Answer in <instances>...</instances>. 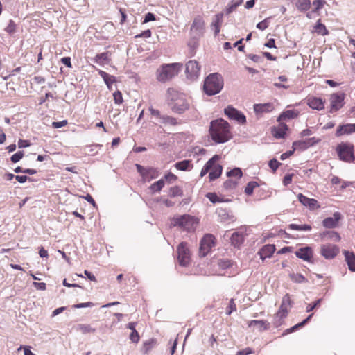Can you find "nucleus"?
I'll return each mask as SVG.
<instances>
[{"instance_id":"nucleus-1","label":"nucleus","mask_w":355,"mask_h":355,"mask_svg":"<svg viewBox=\"0 0 355 355\" xmlns=\"http://www.w3.org/2000/svg\"><path fill=\"white\" fill-rule=\"evenodd\" d=\"M209 135L216 144H223L232 138L229 123L223 119L214 120L210 123Z\"/></svg>"},{"instance_id":"nucleus-2","label":"nucleus","mask_w":355,"mask_h":355,"mask_svg":"<svg viewBox=\"0 0 355 355\" xmlns=\"http://www.w3.org/2000/svg\"><path fill=\"white\" fill-rule=\"evenodd\" d=\"M182 68V64L178 62L162 64L157 70V79L159 82L166 83L176 76Z\"/></svg>"},{"instance_id":"nucleus-3","label":"nucleus","mask_w":355,"mask_h":355,"mask_svg":"<svg viewBox=\"0 0 355 355\" xmlns=\"http://www.w3.org/2000/svg\"><path fill=\"white\" fill-rule=\"evenodd\" d=\"M223 87V78L218 73L209 74L204 81L203 89L208 96L218 94Z\"/></svg>"},{"instance_id":"nucleus-4","label":"nucleus","mask_w":355,"mask_h":355,"mask_svg":"<svg viewBox=\"0 0 355 355\" xmlns=\"http://www.w3.org/2000/svg\"><path fill=\"white\" fill-rule=\"evenodd\" d=\"M198 220L190 215H183L174 218L172 220L173 226H178L187 231H193L196 228Z\"/></svg>"},{"instance_id":"nucleus-5","label":"nucleus","mask_w":355,"mask_h":355,"mask_svg":"<svg viewBox=\"0 0 355 355\" xmlns=\"http://www.w3.org/2000/svg\"><path fill=\"white\" fill-rule=\"evenodd\" d=\"M339 158L347 162H352L355 159L354 155V146L349 143H341L336 147Z\"/></svg>"},{"instance_id":"nucleus-6","label":"nucleus","mask_w":355,"mask_h":355,"mask_svg":"<svg viewBox=\"0 0 355 355\" xmlns=\"http://www.w3.org/2000/svg\"><path fill=\"white\" fill-rule=\"evenodd\" d=\"M205 32V23L201 16H197L193 19L190 28V35L192 39L198 40L203 36Z\"/></svg>"},{"instance_id":"nucleus-7","label":"nucleus","mask_w":355,"mask_h":355,"mask_svg":"<svg viewBox=\"0 0 355 355\" xmlns=\"http://www.w3.org/2000/svg\"><path fill=\"white\" fill-rule=\"evenodd\" d=\"M178 261L181 266L186 267L190 263V252L185 242H182L177 248Z\"/></svg>"},{"instance_id":"nucleus-8","label":"nucleus","mask_w":355,"mask_h":355,"mask_svg":"<svg viewBox=\"0 0 355 355\" xmlns=\"http://www.w3.org/2000/svg\"><path fill=\"white\" fill-rule=\"evenodd\" d=\"M215 237L212 234H206L200 242L199 254L205 257L215 246Z\"/></svg>"},{"instance_id":"nucleus-9","label":"nucleus","mask_w":355,"mask_h":355,"mask_svg":"<svg viewBox=\"0 0 355 355\" xmlns=\"http://www.w3.org/2000/svg\"><path fill=\"white\" fill-rule=\"evenodd\" d=\"M345 94L343 92L334 93L330 95V113H334L341 109L345 105Z\"/></svg>"},{"instance_id":"nucleus-10","label":"nucleus","mask_w":355,"mask_h":355,"mask_svg":"<svg viewBox=\"0 0 355 355\" xmlns=\"http://www.w3.org/2000/svg\"><path fill=\"white\" fill-rule=\"evenodd\" d=\"M200 73V65L196 60H190L186 64L187 78L189 80H196Z\"/></svg>"},{"instance_id":"nucleus-11","label":"nucleus","mask_w":355,"mask_h":355,"mask_svg":"<svg viewBox=\"0 0 355 355\" xmlns=\"http://www.w3.org/2000/svg\"><path fill=\"white\" fill-rule=\"evenodd\" d=\"M224 113L230 119L234 120L240 124H245L246 123L245 116L231 105L227 106L224 110Z\"/></svg>"},{"instance_id":"nucleus-12","label":"nucleus","mask_w":355,"mask_h":355,"mask_svg":"<svg viewBox=\"0 0 355 355\" xmlns=\"http://www.w3.org/2000/svg\"><path fill=\"white\" fill-rule=\"evenodd\" d=\"M321 254L327 259L334 258L339 252V248L332 244L323 245L321 247Z\"/></svg>"},{"instance_id":"nucleus-13","label":"nucleus","mask_w":355,"mask_h":355,"mask_svg":"<svg viewBox=\"0 0 355 355\" xmlns=\"http://www.w3.org/2000/svg\"><path fill=\"white\" fill-rule=\"evenodd\" d=\"M171 107L173 112L182 114L189 108V104L184 98L171 104Z\"/></svg>"},{"instance_id":"nucleus-14","label":"nucleus","mask_w":355,"mask_h":355,"mask_svg":"<svg viewBox=\"0 0 355 355\" xmlns=\"http://www.w3.org/2000/svg\"><path fill=\"white\" fill-rule=\"evenodd\" d=\"M254 112L258 116H261L265 113H268L272 112L275 107L273 103H258L254 105Z\"/></svg>"},{"instance_id":"nucleus-15","label":"nucleus","mask_w":355,"mask_h":355,"mask_svg":"<svg viewBox=\"0 0 355 355\" xmlns=\"http://www.w3.org/2000/svg\"><path fill=\"white\" fill-rule=\"evenodd\" d=\"M295 254L299 259H301L307 262H311V257L313 256V250L311 247L306 246L301 248L298 250L295 251Z\"/></svg>"},{"instance_id":"nucleus-16","label":"nucleus","mask_w":355,"mask_h":355,"mask_svg":"<svg viewBox=\"0 0 355 355\" xmlns=\"http://www.w3.org/2000/svg\"><path fill=\"white\" fill-rule=\"evenodd\" d=\"M297 198L300 203L308 207L309 209H315L320 207L318 201L313 198H309L302 193H299Z\"/></svg>"},{"instance_id":"nucleus-17","label":"nucleus","mask_w":355,"mask_h":355,"mask_svg":"<svg viewBox=\"0 0 355 355\" xmlns=\"http://www.w3.org/2000/svg\"><path fill=\"white\" fill-rule=\"evenodd\" d=\"M341 219V214L339 212H334L333 217H328L322 220V225L325 228H334L338 225V221Z\"/></svg>"},{"instance_id":"nucleus-18","label":"nucleus","mask_w":355,"mask_h":355,"mask_svg":"<svg viewBox=\"0 0 355 355\" xmlns=\"http://www.w3.org/2000/svg\"><path fill=\"white\" fill-rule=\"evenodd\" d=\"M324 101L319 97L311 96L307 98V105L313 110H322L324 108Z\"/></svg>"},{"instance_id":"nucleus-19","label":"nucleus","mask_w":355,"mask_h":355,"mask_svg":"<svg viewBox=\"0 0 355 355\" xmlns=\"http://www.w3.org/2000/svg\"><path fill=\"white\" fill-rule=\"evenodd\" d=\"M355 132V123H347L337 128L336 136L340 137L344 135H350Z\"/></svg>"},{"instance_id":"nucleus-20","label":"nucleus","mask_w":355,"mask_h":355,"mask_svg":"<svg viewBox=\"0 0 355 355\" xmlns=\"http://www.w3.org/2000/svg\"><path fill=\"white\" fill-rule=\"evenodd\" d=\"M184 98L185 95L184 94L179 92L173 88H168L167 90L166 98L168 101L171 102V104Z\"/></svg>"},{"instance_id":"nucleus-21","label":"nucleus","mask_w":355,"mask_h":355,"mask_svg":"<svg viewBox=\"0 0 355 355\" xmlns=\"http://www.w3.org/2000/svg\"><path fill=\"white\" fill-rule=\"evenodd\" d=\"M287 130L288 126L286 124L279 123L277 126L272 128V134L277 139H282L285 137Z\"/></svg>"},{"instance_id":"nucleus-22","label":"nucleus","mask_w":355,"mask_h":355,"mask_svg":"<svg viewBox=\"0 0 355 355\" xmlns=\"http://www.w3.org/2000/svg\"><path fill=\"white\" fill-rule=\"evenodd\" d=\"M275 251V246L274 245L268 244L264 245L258 252L260 258L264 260L266 258L270 257Z\"/></svg>"},{"instance_id":"nucleus-23","label":"nucleus","mask_w":355,"mask_h":355,"mask_svg":"<svg viewBox=\"0 0 355 355\" xmlns=\"http://www.w3.org/2000/svg\"><path fill=\"white\" fill-rule=\"evenodd\" d=\"M92 60L101 66L107 64L110 62V53L108 51L97 54Z\"/></svg>"},{"instance_id":"nucleus-24","label":"nucleus","mask_w":355,"mask_h":355,"mask_svg":"<svg viewBox=\"0 0 355 355\" xmlns=\"http://www.w3.org/2000/svg\"><path fill=\"white\" fill-rule=\"evenodd\" d=\"M223 13H218L215 15L213 21L211 22V27L214 31L215 35H217L220 31V25L223 22Z\"/></svg>"},{"instance_id":"nucleus-25","label":"nucleus","mask_w":355,"mask_h":355,"mask_svg":"<svg viewBox=\"0 0 355 355\" xmlns=\"http://www.w3.org/2000/svg\"><path fill=\"white\" fill-rule=\"evenodd\" d=\"M288 314V309H279L277 313L275 315L273 325L278 327L282 324V320L284 319Z\"/></svg>"},{"instance_id":"nucleus-26","label":"nucleus","mask_w":355,"mask_h":355,"mask_svg":"<svg viewBox=\"0 0 355 355\" xmlns=\"http://www.w3.org/2000/svg\"><path fill=\"white\" fill-rule=\"evenodd\" d=\"M257 327L259 331L267 330L269 329L270 323L266 320H250L248 322V327Z\"/></svg>"},{"instance_id":"nucleus-27","label":"nucleus","mask_w":355,"mask_h":355,"mask_svg":"<svg viewBox=\"0 0 355 355\" xmlns=\"http://www.w3.org/2000/svg\"><path fill=\"white\" fill-rule=\"evenodd\" d=\"M345 255V261L348 265L349 270L355 271V255L353 252L345 250L343 252Z\"/></svg>"},{"instance_id":"nucleus-28","label":"nucleus","mask_w":355,"mask_h":355,"mask_svg":"<svg viewBox=\"0 0 355 355\" xmlns=\"http://www.w3.org/2000/svg\"><path fill=\"white\" fill-rule=\"evenodd\" d=\"M219 159V156L215 155L213 156L208 162L205 164L200 172V177L205 176L209 171H210L211 168H212L214 164L216 161Z\"/></svg>"},{"instance_id":"nucleus-29","label":"nucleus","mask_w":355,"mask_h":355,"mask_svg":"<svg viewBox=\"0 0 355 355\" xmlns=\"http://www.w3.org/2000/svg\"><path fill=\"white\" fill-rule=\"evenodd\" d=\"M298 112L294 110H288L283 112L278 117L277 121H286L288 119H292L297 117Z\"/></svg>"},{"instance_id":"nucleus-30","label":"nucleus","mask_w":355,"mask_h":355,"mask_svg":"<svg viewBox=\"0 0 355 355\" xmlns=\"http://www.w3.org/2000/svg\"><path fill=\"white\" fill-rule=\"evenodd\" d=\"M223 167L220 164L214 163L212 168H211L209 178L211 181L214 180L219 178L222 173Z\"/></svg>"},{"instance_id":"nucleus-31","label":"nucleus","mask_w":355,"mask_h":355,"mask_svg":"<svg viewBox=\"0 0 355 355\" xmlns=\"http://www.w3.org/2000/svg\"><path fill=\"white\" fill-rule=\"evenodd\" d=\"M98 74L103 79L107 87L111 89L112 85L116 81V78L102 70H98Z\"/></svg>"},{"instance_id":"nucleus-32","label":"nucleus","mask_w":355,"mask_h":355,"mask_svg":"<svg viewBox=\"0 0 355 355\" xmlns=\"http://www.w3.org/2000/svg\"><path fill=\"white\" fill-rule=\"evenodd\" d=\"M159 176V171L155 168H147L145 175L143 177L144 181H150L151 180L155 179Z\"/></svg>"},{"instance_id":"nucleus-33","label":"nucleus","mask_w":355,"mask_h":355,"mask_svg":"<svg viewBox=\"0 0 355 355\" xmlns=\"http://www.w3.org/2000/svg\"><path fill=\"white\" fill-rule=\"evenodd\" d=\"M230 239L232 245L239 248L244 241V236L241 233L234 232Z\"/></svg>"},{"instance_id":"nucleus-34","label":"nucleus","mask_w":355,"mask_h":355,"mask_svg":"<svg viewBox=\"0 0 355 355\" xmlns=\"http://www.w3.org/2000/svg\"><path fill=\"white\" fill-rule=\"evenodd\" d=\"M175 167L180 171H190L192 168L191 162L190 160H183L181 162H176Z\"/></svg>"},{"instance_id":"nucleus-35","label":"nucleus","mask_w":355,"mask_h":355,"mask_svg":"<svg viewBox=\"0 0 355 355\" xmlns=\"http://www.w3.org/2000/svg\"><path fill=\"white\" fill-rule=\"evenodd\" d=\"M296 7L300 12H305L310 8V0H297Z\"/></svg>"},{"instance_id":"nucleus-36","label":"nucleus","mask_w":355,"mask_h":355,"mask_svg":"<svg viewBox=\"0 0 355 355\" xmlns=\"http://www.w3.org/2000/svg\"><path fill=\"white\" fill-rule=\"evenodd\" d=\"M164 184L165 183L164 179H161L152 184L150 187V189L153 193L159 192L164 187Z\"/></svg>"},{"instance_id":"nucleus-37","label":"nucleus","mask_w":355,"mask_h":355,"mask_svg":"<svg viewBox=\"0 0 355 355\" xmlns=\"http://www.w3.org/2000/svg\"><path fill=\"white\" fill-rule=\"evenodd\" d=\"M160 122L164 124L171 125H176L178 124V121L175 118L168 115H163L162 116H160Z\"/></svg>"},{"instance_id":"nucleus-38","label":"nucleus","mask_w":355,"mask_h":355,"mask_svg":"<svg viewBox=\"0 0 355 355\" xmlns=\"http://www.w3.org/2000/svg\"><path fill=\"white\" fill-rule=\"evenodd\" d=\"M76 329L81 331L83 334L94 333L96 329L90 324H80L76 327Z\"/></svg>"},{"instance_id":"nucleus-39","label":"nucleus","mask_w":355,"mask_h":355,"mask_svg":"<svg viewBox=\"0 0 355 355\" xmlns=\"http://www.w3.org/2000/svg\"><path fill=\"white\" fill-rule=\"evenodd\" d=\"M313 315V313L309 315L306 319H304L303 321H302L301 322L294 325L293 327L289 328V329H287L286 330V334H288V333H291V332H293L295 331L296 329H299L300 327H303L304 325H305L309 320L311 318Z\"/></svg>"},{"instance_id":"nucleus-40","label":"nucleus","mask_w":355,"mask_h":355,"mask_svg":"<svg viewBox=\"0 0 355 355\" xmlns=\"http://www.w3.org/2000/svg\"><path fill=\"white\" fill-rule=\"evenodd\" d=\"M322 237H328V239L334 241H338L340 240L339 234L335 231H326L323 232Z\"/></svg>"},{"instance_id":"nucleus-41","label":"nucleus","mask_w":355,"mask_h":355,"mask_svg":"<svg viewBox=\"0 0 355 355\" xmlns=\"http://www.w3.org/2000/svg\"><path fill=\"white\" fill-rule=\"evenodd\" d=\"M100 147H101V145L100 144L89 145L85 147L84 150L86 154L89 155H94L97 153V148Z\"/></svg>"},{"instance_id":"nucleus-42","label":"nucleus","mask_w":355,"mask_h":355,"mask_svg":"<svg viewBox=\"0 0 355 355\" xmlns=\"http://www.w3.org/2000/svg\"><path fill=\"white\" fill-rule=\"evenodd\" d=\"M292 281L296 283H303L307 282V279L300 273H291L289 275Z\"/></svg>"},{"instance_id":"nucleus-43","label":"nucleus","mask_w":355,"mask_h":355,"mask_svg":"<svg viewBox=\"0 0 355 355\" xmlns=\"http://www.w3.org/2000/svg\"><path fill=\"white\" fill-rule=\"evenodd\" d=\"M292 304V301L290 298V295L288 293H286L282 298V304L279 309H288V306H291Z\"/></svg>"},{"instance_id":"nucleus-44","label":"nucleus","mask_w":355,"mask_h":355,"mask_svg":"<svg viewBox=\"0 0 355 355\" xmlns=\"http://www.w3.org/2000/svg\"><path fill=\"white\" fill-rule=\"evenodd\" d=\"M259 186L258 183L254 181H251L248 183L245 188V193L248 196H251L253 193L254 189Z\"/></svg>"},{"instance_id":"nucleus-45","label":"nucleus","mask_w":355,"mask_h":355,"mask_svg":"<svg viewBox=\"0 0 355 355\" xmlns=\"http://www.w3.org/2000/svg\"><path fill=\"white\" fill-rule=\"evenodd\" d=\"M183 195V192H182V189L178 187V186H175V187H173L170 189V191H169V196L171 197H176V196H182Z\"/></svg>"},{"instance_id":"nucleus-46","label":"nucleus","mask_w":355,"mask_h":355,"mask_svg":"<svg viewBox=\"0 0 355 355\" xmlns=\"http://www.w3.org/2000/svg\"><path fill=\"white\" fill-rule=\"evenodd\" d=\"M243 175L242 171L240 168H234L232 170L227 172V176L228 177H236L241 178Z\"/></svg>"},{"instance_id":"nucleus-47","label":"nucleus","mask_w":355,"mask_h":355,"mask_svg":"<svg viewBox=\"0 0 355 355\" xmlns=\"http://www.w3.org/2000/svg\"><path fill=\"white\" fill-rule=\"evenodd\" d=\"M315 32L322 35H326L328 34V31L327 30L325 26L320 22H318L315 26Z\"/></svg>"},{"instance_id":"nucleus-48","label":"nucleus","mask_w":355,"mask_h":355,"mask_svg":"<svg viewBox=\"0 0 355 355\" xmlns=\"http://www.w3.org/2000/svg\"><path fill=\"white\" fill-rule=\"evenodd\" d=\"M218 265L222 269H227L232 266V262L227 259H223L218 261Z\"/></svg>"},{"instance_id":"nucleus-49","label":"nucleus","mask_w":355,"mask_h":355,"mask_svg":"<svg viewBox=\"0 0 355 355\" xmlns=\"http://www.w3.org/2000/svg\"><path fill=\"white\" fill-rule=\"evenodd\" d=\"M270 19V17H268V18H266L265 19H263V21H261V22H259L256 27L261 30V31H264L266 30L268 27V25H269V20Z\"/></svg>"},{"instance_id":"nucleus-50","label":"nucleus","mask_w":355,"mask_h":355,"mask_svg":"<svg viewBox=\"0 0 355 355\" xmlns=\"http://www.w3.org/2000/svg\"><path fill=\"white\" fill-rule=\"evenodd\" d=\"M293 148L295 150L296 149L305 150L306 149V142L304 141H296L293 143Z\"/></svg>"},{"instance_id":"nucleus-51","label":"nucleus","mask_w":355,"mask_h":355,"mask_svg":"<svg viewBox=\"0 0 355 355\" xmlns=\"http://www.w3.org/2000/svg\"><path fill=\"white\" fill-rule=\"evenodd\" d=\"M5 31L10 33L12 34L15 33L16 31V24L12 20H10L8 26L6 27Z\"/></svg>"},{"instance_id":"nucleus-52","label":"nucleus","mask_w":355,"mask_h":355,"mask_svg":"<svg viewBox=\"0 0 355 355\" xmlns=\"http://www.w3.org/2000/svg\"><path fill=\"white\" fill-rule=\"evenodd\" d=\"M236 310V306L234 299H231L229 306L227 307L226 314L230 315L233 311Z\"/></svg>"},{"instance_id":"nucleus-53","label":"nucleus","mask_w":355,"mask_h":355,"mask_svg":"<svg viewBox=\"0 0 355 355\" xmlns=\"http://www.w3.org/2000/svg\"><path fill=\"white\" fill-rule=\"evenodd\" d=\"M280 165H281V163L279 162L275 158L270 160V162L268 163L269 167L272 169V171L273 172H275Z\"/></svg>"},{"instance_id":"nucleus-54","label":"nucleus","mask_w":355,"mask_h":355,"mask_svg":"<svg viewBox=\"0 0 355 355\" xmlns=\"http://www.w3.org/2000/svg\"><path fill=\"white\" fill-rule=\"evenodd\" d=\"M24 157V152L23 151H18L14 155H12L10 157V160L13 163L18 162L22 157Z\"/></svg>"},{"instance_id":"nucleus-55","label":"nucleus","mask_w":355,"mask_h":355,"mask_svg":"<svg viewBox=\"0 0 355 355\" xmlns=\"http://www.w3.org/2000/svg\"><path fill=\"white\" fill-rule=\"evenodd\" d=\"M206 196L213 203L220 202L219 197L215 193H208Z\"/></svg>"},{"instance_id":"nucleus-56","label":"nucleus","mask_w":355,"mask_h":355,"mask_svg":"<svg viewBox=\"0 0 355 355\" xmlns=\"http://www.w3.org/2000/svg\"><path fill=\"white\" fill-rule=\"evenodd\" d=\"M114 101L116 104H121L123 102L122 94L119 91H116L113 94Z\"/></svg>"},{"instance_id":"nucleus-57","label":"nucleus","mask_w":355,"mask_h":355,"mask_svg":"<svg viewBox=\"0 0 355 355\" xmlns=\"http://www.w3.org/2000/svg\"><path fill=\"white\" fill-rule=\"evenodd\" d=\"M322 301V299H318L315 302H314L312 304H309L306 306V312H311L315 308H316L318 306L320 305V302Z\"/></svg>"},{"instance_id":"nucleus-58","label":"nucleus","mask_w":355,"mask_h":355,"mask_svg":"<svg viewBox=\"0 0 355 355\" xmlns=\"http://www.w3.org/2000/svg\"><path fill=\"white\" fill-rule=\"evenodd\" d=\"M130 339L134 343H137L139 342V336L137 330H134L130 333Z\"/></svg>"},{"instance_id":"nucleus-59","label":"nucleus","mask_w":355,"mask_h":355,"mask_svg":"<svg viewBox=\"0 0 355 355\" xmlns=\"http://www.w3.org/2000/svg\"><path fill=\"white\" fill-rule=\"evenodd\" d=\"M237 183L232 180H227L224 183L223 186L226 189L235 188Z\"/></svg>"},{"instance_id":"nucleus-60","label":"nucleus","mask_w":355,"mask_h":355,"mask_svg":"<svg viewBox=\"0 0 355 355\" xmlns=\"http://www.w3.org/2000/svg\"><path fill=\"white\" fill-rule=\"evenodd\" d=\"M67 124V120H63L62 121L53 122L52 126L54 128H60L65 126Z\"/></svg>"},{"instance_id":"nucleus-61","label":"nucleus","mask_w":355,"mask_h":355,"mask_svg":"<svg viewBox=\"0 0 355 355\" xmlns=\"http://www.w3.org/2000/svg\"><path fill=\"white\" fill-rule=\"evenodd\" d=\"M155 16L153 13L148 12L144 17V23H147L149 21H155Z\"/></svg>"},{"instance_id":"nucleus-62","label":"nucleus","mask_w":355,"mask_h":355,"mask_svg":"<svg viewBox=\"0 0 355 355\" xmlns=\"http://www.w3.org/2000/svg\"><path fill=\"white\" fill-rule=\"evenodd\" d=\"M177 178V176L171 173H168L164 175V179L169 182L176 180Z\"/></svg>"},{"instance_id":"nucleus-63","label":"nucleus","mask_w":355,"mask_h":355,"mask_svg":"<svg viewBox=\"0 0 355 355\" xmlns=\"http://www.w3.org/2000/svg\"><path fill=\"white\" fill-rule=\"evenodd\" d=\"M18 144V147L19 148L28 147L31 145L29 141L24 140V139H19L18 141V144Z\"/></svg>"},{"instance_id":"nucleus-64","label":"nucleus","mask_w":355,"mask_h":355,"mask_svg":"<svg viewBox=\"0 0 355 355\" xmlns=\"http://www.w3.org/2000/svg\"><path fill=\"white\" fill-rule=\"evenodd\" d=\"M253 351L250 347H246L242 350H240L237 352V355H248L252 354Z\"/></svg>"}]
</instances>
